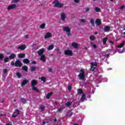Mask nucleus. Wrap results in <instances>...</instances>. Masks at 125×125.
<instances>
[{
    "label": "nucleus",
    "instance_id": "5fc2aeb1",
    "mask_svg": "<svg viewBox=\"0 0 125 125\" xmlns=\"http://www.w3.org/2000/svg\"><path fill=\"white\" fill-rule=\"evenodd\" d=\"M32 64H36V62L33 61L32 62Z\"/></svg>",
    "mask_w": 125,
    "mask_h": 125
},
{
    "label": "nucleus",
    "instance_id": "9d476101",
    "mask_svg": "<svg viewBox=\"0 0 125 125\" xmlns=\"http://www.w3.org/2000/svg\"><path fill=\"white\" fill-rule=\"evenodd\" d=\"M65 55H72V51L71 50H67L64 51Z\"/></svg>",
    "mask_w": 125,
    "mask_h": 125
},
{
    "label": "nucleus",
    "instance_id": "c85d7f7f",
    "mask_svg": "<svg viewBox=\"0 0 125 125\" xmlns=\"http://www.w3.org/2000/svg\"><path fill=\"white\" fill-rule=\"evenodd\" d=\"M51 95H52V92L48 93L46 97L47 99H49V97H50Z\"/></svg>",
    "mask_w": 125,
    "mask_h": 125
},
{
    "label": "nucleus",
    "instance_id": "a211bd4d",
    "mask_svg": "<svg viewBox=\"0 0 125 125\" xmlns=\"http://www.w3.org/2000/svg\"><path fill=\"white\" fill-rule=\"evenodd\" d=\"M15 57H16V55H15V54H12L9 57V59H13L14 58H15Z\"/></svg>",
    "mask_w": 125,
    "mask_h": 125
},
{
    "label": "nucleus",
    "instance_id": "6e6552de",
    "mask_svg": "<svg viewBox=\"0 0 125 125\" xmlns=\"http://www.w3.org/2000/svg\"><path fill=\"white\" fill-rule=\"evenodd\" d=\"M26 49V45L23 44L21 46H18L17 49H20L21 50H25Z\"/></svg>",
    "mask_w": 125,
    "mask_h": 125
},
{
    "label": "nucleus",
    "instance_id": "ea45409f",
    "mask_svg": "<svg viewBox=\"0 0 125 125\" xmlns=\"http://www.w3.org/2000/svg\"><path fill=\"white\" fill-rule=\"evenodd\" d=\"M84 10H85V11H86V12H88V11H89L90 10L89 8L88 7L85 8Z\"/></svg>",
    "mask_w": 125,
    "mask_h": 125
},
{
    "label": "nucleus",
    "instance_id": "cd10ccee",
    "mask_svg": "<svg viewBox=\"0 0 125 125\" xmlns=\"http://www.w3.org/2000/svg\"><path fill=\"white\" fill-rule=\"evenodd\" d=\"M32 89L34 91H36V92H39V90L35 86H32Z\"/></svg>",
    "mask_w": 125,
    "mask_h": 125
},
{
    "label": "nucleus",
    "instance_id": "b1692460",
    "mask_svg": "<svg viewBox=\"0 0 125 125\" xmlns=\"http://www.w3.org/2000/svg\"><path fill=\"white\" fill-rule=\"evenodd\" d=\"M110 27L109 26H105L104 28V31L105 32H109L110 31Z\"/></svg>",
    "mask_w": 125,
    "mask_h": 125
},
{
    "label": "nucleus",
    "instance_id": "c03bdc74",
    "mask_svg": "<svg viewBox=\"0 0 125 125\" xmlns=\"http://www.w3.org/2000/svg\"><path fill=\"white\" fill-rule=\"evenodd\" d=\"M31 70L32 71H35L36 70V67H34V66H32V67H31Z\"/></svg>",
    "mask_w": 125,
    "mask_h": 125
},
{
    "label": "nucleus",
    "instance_id": "dca6fc26",
    "mask_svg": "<svg viewBox=\"0 0 125 125\" xmlns=\"http://www.w3.org/2000/svg\"><path fill=\"white\" fill-rule=\"evenodd\" d=\"M96 25H100V24H101V20H100L99 19H97L96 20V22H95Z\"/></svg>",
    "mask_w": 125,
    "mask_h": 125
},
{
    "label": "nucleus",
    "instance_id": "4d7b16f0",
    "mask_svg": "<svg viewBox=\"0 0 125 125\" xmlns=\"http://www.w3.org/2000/svg\"><path fill=\"white\" fill-rule=\"evenodd\" d=\"M25 39H28V35L25 36Z\"/></svg>",
    "mask_w": 125,
    "mask_h": 125
},
{
    "label": "nucleus",
    "instance_id": "f704fd0d",
    "mask_svg": "<svg viewBox=\"0 0 125 125\" xmlns=\"http://www.w3.org/2000/svg\"><path fill=\"white\" fill-rule=\"evenodd\" d=\"M90 23H91L92 26H94V20L91 19L90 21Z\"/></svg>",
    "mask_w": 125,
    "mask_h": 125
},
{
    "label": "nucleus",
    "instance_id": "864d4df0",
    "mask_svg": "<svg viewBox=\"0 0 125 125\" xmlns=\"http://www.w3.org/2000/svg\"><path fill=\"white\" fill-rule=\"evenodd\" d=\"M58 111H59V112H60V111H62V108H61L58 109Z\"/></svg>",
    "mask_w": 125,
    "mask_h": 125
},
{
    "label": "nucleus",
    "instance_id": "2f4dec72",
    "mask_svg": "<svg viewBox=\"0 0 125 125\" xmlns=\"http://www.w3.org/2000/svg\"><path fill=\"white\" fill-rule=\"evenodd\" d=\"M45 27V23H42L40 25L41 29H44Z\"/></svg>",
    "mask_w": 125,
    "mask_h": 125
},
{
    "label": "nucleus",
    "instance_id": "423d86ee",
    "mask_svg": "<svg viewBox=\"0 0 125 125\" xmlns=\"http://www.w3.org/2000/svg\"><path fill=\"white\" fill-rule=\"evenodd\" d=\"M52 37V34L50 32H47L44 36V39L45 40L47 39H49L50 38H51Z\"/></svg>",
    "mask_w": 125,
    "mask_h": 125
},
{
    "label": "nucleus",
    "instance_id": "bb28decb",
    "mask_svg": "<svg viewBox=\"0 0 125 125\" xmlns=\"http://www.w3.org/2000/svg\"><path fill=\"white\" fill-rule=\"evenodd\" d=\"M28 83V80H23L22 83H21V86H23V85H25Z\"/></svg>",
    "mask_w": 125,
    "mask_h": 125
},
{
    "label": "nucleus",
    "instance_id": "aec40b11",
    "mask_svg": "<svg viewBox=\"0 0 125 125\" xmlns=\"http://www.w3.org/2000/svg\"><path fill=\"white\" fill-rule=\"evenodd\" d=\"M37 83V80H32L31 85L35 86Z\"/></svg>",
    "mask_w": 125,
    "mask_h": 125
},
{
    "label": "nucleus",
    "instance_id": "3c124183",
    "mask_svg": "<svg viewBox=\"0 0 125 125\" xmlns=\"http://www.w3.org/2000/svg\"><path fill=\"white\" fill-rule=\"evenodd\" d=\"M11 65H12V66H14V65H15V62H11Z\"/></svg>",
    "mask_w": 125,
    "mask_h": 125
},
{
    "label": "nucleus",
    "instance_id": "a18cd8bd",
    "mask_svg": "<svg viewBox=\"0 0 125 125\" xmlns=\"http://www.w3.org/2000/svg\"><path fill=\"white\" fill-rule=\"evenodd\" d=\"M65 105H66V106H70V105H71V104L70 103V102H67L65 104Z\"/></svg>",
    "mask_w": 125,
    "mask_h": 125
},
{
    "label": "nucleus",
    "instance_id": "ddd939ff",
    "mask_svg": "<svg viewBox=\"0 0 125 125\" xmlns=\"http://www.w3.org/2000/svg\"><path fill=\"white\" fill-rule=\"evenodd\" d=\"M38 52L39 55L40 56L42 55V54L43 52H44V48H42L41 49H40Z\"/></svg>",
    "mask_w": 125,
    "mask_h": 125
},
{
    "label": "nucleus",
    "instance_id": "bf43d9fd",
    "mask_svg": "<svg viewBox=\"0 0 125 125\" xmlns=\"http://www.w3.org/2000/svg\"><path fill=\"white\" fill-rule=\"evenodd\" d=\"M49 72H51V68L49 69Z\"/></svg>",
    "mask_w": 125,
    "mask_h": 125
},
{
    "label": "nucleus",
    "instance_id": "393cba45",
    "mask_svg": "<svg viewBox=\"0 0 125 125\" xmlns=\"http://www.w3.org/2000/svg\"><path fill=\"white\" fill-rule=\"evenodd\" d=\"M54 48V46H53V45H50L48 47L47 50H52V49H53Z\"/></svg>",
    "mask_w": 125,
    "mask_h": 125
},
{
    "label": "nucleus",
    "instance_id": "37998d69",
    "mask_svg": "<svg viewBox=\"0 0 125 125\" xmlns=\"http://www.w3.org/2000/svg\"><path fill=\"white\" fill-rule=\"evenodd\" d=\"M3 72L4 74H6V73H7V69H3Z\"/></svg>",
    "mask_w": 125,
    "mask_h": 125
},
{
    "label": "nucleus",
    "instance_id": "680f3d73",
    "mask_svg": "<svg viewBox=\"0 0 125 125\" xmlns=\"http://www.w3.org/2000/svg\"><path fill=\"white\" fill-rule=\"evenodd\" d=\"M6 125H11V124H7Z\"/></svg>",
    "mask_w": 125,
    "mask_h": 125
},
{
    "label": "nucleus",
    "instance_id": "f3484780",
    "mask_svg": "<svg viewBox=\"0 0 125 125\" xmlns=\"http://www.w3.org/2000/svg\"><path fill=\"white\" fill-rule=\"evenodd\" d=\"M85 99V95L83 94L82 95V97L81 98V102H83Z\"/></svg>",
    "mask_w": 125,
    "mask_h": 125
},
{
    "label": "nucleus",
    "instance_id": "39448f33",
    "mask_svg": "<svg viewBox=\"0 0 125 125\" xmlns=\"http://www.w3.org/2000/svg\"><path fill=\"white\" fill-rule=\"evenodd\" d=\"M67 19V15L64 12H62L61 14V19L62 21H65Z\"/></svg>",
    "mask_w": 125,
    "mask_h": 125
},
{
    "label": "nucleus",
    "instance_id": "7ed1b4c3",
    "mask_svg": "<svg viewBox=\"0 0 125 125\" xmlns=\"http://www.w3.org/2000/svg\"><path fill=\"white\" fill-rule=\"evenodd\" d=\"M81 73L78 75V77L80 80H84L85 76L84 75V71L83 69L80 70Z\"/></svg>",
    "mask_w": 125,
    "mask_h": 125
},
{
    "label": "nucleus",
    "instance_id": "f257e3e1",
    "mask_svg": "<svg viewBox=\"0 0 125 125\" xmlns=\"http://www.w3.org/2000/svg\"><path fill=\"white\" fill-rule=\"evenodd\" d=\"M54 7H58L59 8H60L61 7H63L64 6V4L62 3H60L57 1V0H56L54 2Z\"/></svg>",
    "mask_w": 125,
    "mask_h": 125
},
{
    "label": "nucleus",
    "instance_id": "c9c22d12",
    "mask_svg": "<svg viewBox=\"0 0 125 125\" xmlns=\"http://www.w3.org/2000/svg\"><path fill=\"white\" fill-rule=\"evenodd\" d=\"M45 109L44 106L43 105H42L40 107V110H41V112H42V111H43Z\"/></svg>",
    "mask_w": 125,
    "mask_h": 125
},
{
    "label": "nucleus",
    "instance_id": "412c9836",
    "mask_svg": "<svg viewBox=\"0 0 125 125\" xmlns=\"http://www.w3.org/2000/svg\"><path fill=\"white\" fill-rule=\"evenodd\" d=\"M23 63H25V64H28V63H30V61H29V59H24L23 60Z\"/></svg>",
    "mask_w": 125,
    "mask_h": 125
},
{
    "label": "nucleus",
    "instance_id": "58836bf2",
    "mask_svg": "<svg viewBox=\"0 0 125 125\" xmlns=\"http://www.w3.org/2000/svg\"><path fill=\"white\" fill-rule=\"evenodd\" d=\"M80 22H82V23H85L86 21L84 19H81L80 20Z\"/></svg>",
    "mask_w": 125,
    "mask_h": 125
},
{
    "label": "nucleus",
    "instance_id": "2eb2a0df",
    "mask_svg": "<svg viewBox=\"0 0 125 125\" xmlns=\"http://www.w3.org/2000/svg\"><path fill=\"white\" fill-rule=\"evenodd\" d=\"M123 46H125V43L122 42L118 45H117V47H118V48H123Z\"/></svg>",
    "mask_w": 125,
    "mask_h": 125
},
{
    "label": "nucleus",
    "instance_id": "603ef678",
    "mask_svg": "<svg viewBox=\"0 0 125 125\" xmlns=\"http://www.w3.org/2000/svg\"><path fill=\"white\" fill-rule=\"evenodd\" d=\"M19 1V0H14V2H18Z\"/></svg>",
    "mask_w": 125,
    "mask_h": 125
},
{
    "label": "nucleus",
    "instance_id": "473e14b6",
    "mask_svg": "<svg viewBox=\"0 0 125 125\" xmlns=\"http://www.w3.org/2000/svg\"><path fill=\"white\" fill-rule=\"evenodd\" d=\"M72 46H73L74 48H77L78 44H77V43H72Z\"/></svg>",
    "mask_w": 125,
    "mask_h": 125
},
{
    "label": "nucleus",
    "instance_id": "72a5a7b5",
    "mask_svg": "<svg viewBox=\"0 0 125 125\" xmlns=\"http://www.w3.org/2000/svg\"><path fill=\"white\" fill-rule=\"evenodd\" d=\"M39 80H41V81H42L43 82V83H44V82H45L46 78H45V77H42L41 78L40 77Z\"/></svg>",
    "mask_w": 125,
    "mask_h": 125
},
{
    "label": "nucleus",
    "instance_id": "6e6d98bb",
    "mask_svg": "<svg viewBox=\"0 0 125 125\" xmlns=\"http://www.w3.org/2000/svg\"><path fill=\"white\" fill-rule=\"evenodd\" d=\"M108 56H109V54H107L105 55V57H108Z\"/></svg>",
    "mask_w": 125,
    "mask_h": 125
},
{
    "label": "nucleus",
    "instance_id": "338daca9",
    "mask_svg": "<svg viewBox=\"0 0 125 125\" xmlns=\"http://www.w3.org/2000/svg\"><path fill=\"white\" fill-rule=\"evenodd\" d=\"M110 0V1H113V0Z\"/></svg>",
    "mask_w": 125,
    "mask_h": 125
},
{
    "label": "nucleus",
    "instance_id": "5701e85b",
    "mask_svg": "<svg viewBox=\"0 0 125 125\" xmlns=\"http://www.w3.org/2000/svg\"><path fill=\"white\" fill-rule=\"evenodd\" d=\"M107 41H108L107 37H105V38H104L103 39V44H105V43H106V42H107Z\"/></svg>",
    "mask_w": 125,
    "mask_h": 125
},
{
    "label": "nucleus",
    "instance_id": "9b49d317",
    "mask_svg": "<svg viewBox=\"0 0 125 125\" xmlns=\"http://www.w3.org/2000/svg\"><path fill=\"white\" fill-rule=\"evenodd\" d=\"M45 59L46 57L45 55H41V57L40 58V60H41V61H42V62H45Z\"/></svg>",
    "mask_w": 125,
    "mask_h": 125
},
{
    "label": "nucleus",
    "instance_id": "20e7f679",
    "mask_svg": "<svg viewBox=\"0 0 125 125\" xmlns=\"http://www.w3.org/2000/svg\"><path fill=\"white\" fill-rule=\"evenodd\" d=\"M63 30L64 32H66V35H67L68 36L71 35V30H70V28H69V27L68 26L63 27Z\"/></svg>",
    "mask_w": 125,
    "mask_h": 125
},
{
    "label": "nucleus",
    "instance_id": "1a4fd4ad",
    "mask_svg": "<svg viewBox=\"0 0 125 125\" xmlns=\"http://www.w3.org/2000/svg\"><path fill=\"white\" fill-rule=\"evenodd\" d=\"M16 7V5L15 4H13L12 5H10L7 7V10H11V9H14Z\"/></svg>",
    "mask_w": 125,
    "mask_h": 125
},
{
    "label": "nucleus",
    "instance_id": "f03ea898",
    "mask_svg": "<svg viewBox=\"0 0 125 125\" xmlns=\"http://www.w3.org/2000/svg\"><path fill=\"white\" fill-rule=\"evenodd\" d=\"M90 70L91 71H94L96 69V67H97V62H90Z\"/></svg>",
    "mask_w": 125,
    "mask_h": 125
},
{
    "label": "nucleus",
    "instance_id": "f8f14e48",
    "mask_svg": "<svg viewBox=\"0 0 125 125\" xmlns=\"http://www.w3.org/2000/svg\"><path fill=\"white\" fill-rule=\"evenodd\" d=\"M19 114V110H16L14 113L13 114V117L15 118V117H17V116Z\"/></svg>",
    "mask_w": 125,
    "mask_h": 125
},
{
    "label": "nucleus",
    "instance_id": "4be33fe9",
    "mask_svg": "<svg viewBox=\"0 0 125 125\" xmlns=\"http://www.w3.org/2000/svg\"><path fill=\"white\" fill-rule=\"evenodd\" d=\"M95 11H96V12H101V9H100V8H98L97 7H95Z\"/></svg>",
    "mask_w": 125,
    "mask_h": 125
},
{
    "label": "nucleus",
    "instance_id": "a19ab883",
    "mask_svg": "<svg viewBox=\"0 0 125 125\" xmlns=\"http://www.w3.org/2000/svg\"><path fill=\"white\" fill-rule=\"evenodd\" d=\"M26 101H27L26 99H21V102H22V103H26Z\"/></svg>",
    "mask_w": 125,
    "mask_h": 125
},
{
    "label": "nucleus",
    "instance_id": "a878e982",
    "mask_svg": "<svg viewBox=\"0 0 125 125\" xmlns=\"http://www.w3.org/2000/svg\"><path fill=\"white\" fill-rule=\"evenodd\" d=\"M22 69L24 70L25 72H27V71H28V66H27V65H24L22 67Z\"/></svg>",
    "mask_w": 125,
    "mask_h": 125
},
{
    "label": "nucleus",
    "instance_id": "4468645a",
    "mask_svg": "<svg viewBox=\"0 0 125 125\" xmlns=\"http://www.w3.org/2000/svg\"><path fill=\"white\" fill-rule=\"evenodd\" d=\"M99 81H104V83H107V82H108V79L106 78H103L102 77H101Z\"/></svg>",
    "mask_w": 125,
    "mask_h": 125
},
{
    "label": "nucleus",
    "instance_id": "49530a36",
    "mask_svg": "<svg viewBox=\"0 0 125 125\" xmlns=\"http://www.w3.org/2000/svg\"><path fill=\"white\" fill-rule=\"evenodd\" d=\"M124 51H125V49H123L121 51H117V52L119 53H123V52H124Z\"/></svg>",
    "mask_w": 125,
    "mask_h": 125
},
{
    "label": "nucleus",
    "instance_id": "c756f323",
    "mask_svg": "<svg viewBox=\"0 0 125 125\" xmlns=\"http://www.w3.org/2000/svg\"><path fill=\"white\" fill-rule=\"evenodd\" d=\"M90 44H91V46L92 47H93V48H97V46H96V45L93 44V42H91L90 43Z\"/></svg>",
    "mask_w": 125,
    "mask_h": 125
},
{
    "label": "nucleus",
    "instance_id": "09e8293b",
    "mask_svg": "<svg viewBox=\"0 0 125 125\" xmlns=\"http://www.w3.org/2000/svg\"><path fill=\"white\" fill-rule=\"evenodd\" d=\"M74 2H76V3H79V2H80V0H74Z\"/></svg>",
    "mask_w": 125,
    "mask_h": 125
},
{
    "label": "nucleus",
    "instance_id": "69168bd1",
    "mask_svg": "<svg viewBox=\"0 0 125 125\" xmlns=\"http://www.w3.org/2000/svg\"><path fill=\"white\" fill-rule=\"evenodd\" d=\"M54 121H55V122H56V119H55Z\"/></svg>",
    "mask_w": 125,
    "mask_h": 125
},
{
    "label": "nucleus",
    "instance_id": "7c9ffc66",
    "mask_svg": "<svg viewBox=\"0 0 125 125\" xmlns=\"http://www.w3.org/2000/svg\"><path fill=\"white\" fill-rule=\"evenodd\" d=\"M90 41H94V40H95V36L91 35L90 36Z\"/></svg>",
    "mask_w": 125,
    "mask_h": 125
},
{
    "label": "nucleus",
    "instance_id": "4c0bfd02",
    "mask_svg": "<svg viewBox=\"0 0 125 125\" xmlns=\"http://www.w3.org/2000/svg\"><path fill=\"white\" fill-rule=\"evenodd\" d=\"M78 94H81L83 93V90H82V89L78 90Z\"/></svg>",
    "mask_w": 125,
    "mask_h": 125
},
{
    "label": "nucleus",
    "instance_id": "e2e57ef3",
    "mask_svg": "<svg viewBox=\"0 0 125 125\" xmlns=\"http://www.w3.org/2000/svg\"><path fill=\"white\" fill-rule=\"evenodd\" d=\"M73 125H77V124H73Z\"/></svg>",
    "mask_w": 125,
    "mask_h": 125
},
{
    "label": "nucleus",
    "instance_id": "e433bc0d",
    "mask_svg": "<svg viewBox=\"0 0 125 125\" xmlns=\"http://www.w3.org/2000/svg\"><path fill=\"white\" fill-rule=\"evenodd\" d=\"M17 76L18 77V79H20V78H21V74H20V73L17 72Z\"/></svg>",
    "mask_w": 125,
    "mask_h": 125
},
{
    "label": "nucleus",
    "instance_id": "052dcab7",
    "mask_svg": "<svg viewBox=\"0 0 125 125\" xmlns=\"http://www.w3.org/2000/svg\"><path fill=\"white\" fill-rule=\"evenodd\" d=\"M124 7H125V6H121V8H122V9L124 8Z\"/></svg>",
    "mask_w": 125,
    "mask_h": 125
},
{
    "label": "nucleus",
    "instance_id": "6ab92c4d",
    "mask_svg": "<svg viewBox=\"0 0 125 125\" xmlns=\"http://www.w3.org/2000/svg\"><path fill=\"white\" fill-rule=\"evenodd\" d=\"M18 56L19 58H23L25 57V54H19Z\"/></svg>",
    "mask_w": 125,
    "mask_h": 125
},
{
    "label": "nucleus",
    "instance_id": "774afa93",
    "mask_svg": "<svg viewBox=\"0 0 125 125\" xmlns=\"http://www.w3.org/2000/svg\"><path fill=\"white\" fill-rule=\"evenodd\" d=\"M43 124L44 125V122H43Z\"/></svg>",
    "mask_w": 125,
    "mask_h": 125
},
{
    "label": "nucleus",
    "instance_id": "0eeeda50",
    "mask_svg": "<svg viewBox=\"0 0 125 125\" xmlns=\"http://www.w3.org/2000/svg\"><path fill=\"white\" fill-rule=\"evenodd\" d=\"M15 66L16 67H21L22 66V63L19 60H17L15 62Z\"/></svg>",
    "mask_w": 125,
    "mask_h": 125
},
{
    "label": "nucleus",
    "instance_id": "de8ad7c7",
    "mask_svg": "<svg viewBox=\"0 0 125 125\" xmlns=\"http://www.w3.org/2000/svg\"><path fill=\"white\" fill-rule=\"evenodd\" d=\"M2 58H3V54H0V60L2 59Z\"/></svg>",
    "mask_w": 125,
    "mask_h": 125
},
{
    "label": "nucleus",
    "instance_id": "0e129e2a",
    "mask_svg": "<svg viewBox=\"0 0 125 125\" xmlns=\"http://www.w3.org/2000/svg\"><path fill=\"white\" fill-rule=\"evenodd\" d=\"M95 35H97L98 33L97 32H95Z\"/></svg>",
    "mask_w": 125,
    "mask_h": 125
},
{
    "label": "nucleus",
    "instance_id": "8fccbe9b",
    "mask_svg": "<svg viewBox=\"0 0 125 125\" xmlns=\"http://www.w3.org/2000/svg\"><path fill=\"white\" fill-rule=\"evenodd\" d=\"M71 88H72V86L69 85L68 88V90L69 91L71 90Z\"/></svg>",
    "mask_w": 125,
    "mask_h": 125
},
{
    "label": "nucleus",
    "instance_id": "13d9d810",
    "mask_svg": "<svg viewBox=\"0 0 125 125\" xmlns=\"http://www.w3.org/2000/svg\"><path fill=\"white\" fill-rule=\"evenodd\" d=\"M110 43H111L112 44H114V42H110Z\"/></svg>",
    "mask_w": 125,
    "mask_h": 125
},
{
    "label": "nucleus",
    "instance_id": "79ce46f5",
    "mask_svg": "<svg viewBox=\"0 0 125 125\" xmlns=\"http://www.w3.org/2000/svg\"><path fill=\"white\" fill-rule=\"evenodd\" d=\"M9 59V58H4V61L5 62H8Z\"/></svg>",
    "mask_w": 125,
    "mask_h": 125
}]
</instances>
